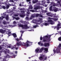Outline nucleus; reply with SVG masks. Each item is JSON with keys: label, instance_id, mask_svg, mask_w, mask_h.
Masks as SVG:
<instances>
[{"label": "nucleus", "instance_id": "obj_1", "mask_svg": "<svg viewBox=\"0 0 61 61\" xmlns=\"http://www.w3.org/2000/svg\"><path fill=\"white\" fill-rule=\"evenodd\" d=\"M29 43V44H32V43H33V42H30V41H28V40H27V42H26V43H27V44H25L23 42V44H25L24 46H30V45H29L28 43Z\"/></svg>", "mask_w": 61, "mask_h": 61}, {"label": "nucleus", "instance_id": "obj_2", "mask_svg": "<svg viewBox=\"0 0 61 61\" xmlns=\"http://www.w3.org/2000/svg\"><path fill=\"white\" fill-rule=\"evenodd\" d=\"M48 36L47 35H46L45 36H44L43 38V42H47V40H46V39H45V38H48Z\"/></svg>", "mask_w": 61, "mask_h": 61}, {"label": "nucleus", "instance_id": "obj_3", "mask_svg": "<svg viewBox=\"0 0 61 61\" xmlns=\"http://www.w3.org/2000/svg\"><path fill=\"white\" fill-rule=\"evenodd\" d=\"M45 47H48L49 46V43H45L44 44Z\"/></svg>", "mask_w": 61, "mask_h": 61}, {"label": "nucleus", "instance_id": "obj_4", "mask_svg": "<svg viewBox=\"0 0 61 61\" xmlns=\"http://www.w3.org/2000/svg\"><path fill=\"white\" fill-rule=\"evenodd\" d=\"M16 45L17 46H21L22 45V46H23V45L22 43V42H17L16 43Z\"/></svg>", "mask_w": 61, "mask_h": 61}, {"label": "nucleus", "instance_id": "obj_5", "mask_svg": "<svg viewBox=\"0 0 61 61\" xmlns=\"http://www.w3.org/2000/svg\"><path fill=\"white\" fill-rule=\"evenodd\" d=\"M6 32V30H3L2 29H1L0 30V32L1 33H2L3 34L4 33H5V32Z\"/></svg>", "mask_w": 61, "mask_h": 61}, {"label": "nucleus", "instance_id": "obj_6", "mask_svg": "<svg viewBox=\"0 0 61 61\" xmlns=\"http://www.w3.org/2000/svg\"><path fill=\"white\" fill-rule=\"evenodd\" d=\"M34 10H37L38 9H40V7L39 6H36L34 8Z\"/></svg>", "mask_w": 61, "mask_h": 61}, {"label": "nucleus", "instance_id": "obj_7", "mask_svg": "<svg viewBox=\"0 0 61 61\" xmlns=\"http://www.w3.org/2000/svg\"><path fill=\"white\" fill-rule=\"evenodd\" d=\"M6 33L9 36H11L10 35H11V32L9 31H7L6 32Z\"/></svg>", "mask_w": 61, "mask_h": 61}, {"label": "nucleus", "instance_id": "obj_8", "mask_svg": "<svg viewBox=\"0 0 61 61\" xmlns=\"http://www.w3.org/2000/svg\"><path fill=\"white\" fill-rule=\"evenodd\" d=\"M4 57L5 58H10V57H11V56H10L8 54H7L6 55V56H4Z\"/></svg>", "mask_w": 61, "mask_h": 61}, {"label": "nucleus", "instance_id": "obj_9", "mask_svg": "<svg viewBox=\"0 0 61 61\" xmlns=\"http://www.w3.org/2000/svg\"><path fill=\"white\" fill-rule=\"evenodd\" d=\"M49 24V23L48 22H45L43 23V25H46V26H47V25H48Z\"/></svg>", "mask_w": 61, "mask_h": 61}, {"label": "nucleus", "instance_id": "obj_10", "mask_svg": "<svg viewBox=\"0 0 61 61\" xmlns=\"http://www.w3.org/2000/svg\"><path fill=\"white\" fill-rule=\"evenodd\" d=\"M56 28H57V30H59V29H60V28H61V26H57V27H55L54 29H55Z\"/></svg>", "mask_w": 61, "mask_h": 61}, {"label": "nucleus", "instance_id": "obj_11", "mask_svg": "<svg viewBox=\"0 0 61 61\" xmlns=\"http://www.w3.org/2000/svg\"><path fill=\"white\" fill-rule=\"evenodd\" d=\"M19 26H20V27H22V29H25V28L24 27V25H23L22 24L21 25V24H19Z\"/></svg>", "mask_w": 61, "mask_h": 61}, {"label": "nucleus", "instance_id": "obj_12", "mask_svg": "<svg viewBox=\"0 0 61 61\" xmlns=\"http://www.w3.org/2000/svg\"><path fill=\"white\" fill-rule=\"evenodd\" d=\"M23 26L25 27L24 28H25V29H27L28 28V26H27V25L26 24L23 25Z\"/></svg>", "mask_w": 61, "mask_h": 61}, {"label": "nucleus", "instance_id": "obj_13", "mask_svg": "<svg viewBox=\"0 0 61 61\" xmlns=\"http://www.w3.org/2000/svg\"><path fill=\"white\" fill-rule=\"evenodd\" d=\"M31 17L32 18H34V17H36V14H32L31 16Z\"/></svg>", "mask_w": 61, "mask_h": 61}, {"label": "nucleus", "instance_id": "obj_14", "mask_svg": "<svg viewBox=\"0 0 61 61\" xmlns=\"http://www.w3.org/2000/svg\"><path fill=\"white\" fill-rule=\"evenodd\" d=\"M20 16L21 17H24V16H25V14H21Z\"/></svg>", "mask_w": 61, "mask_h": 61}, {"label": "nucleus", "instance_id": "obj_15", "mask_svg": "<svg viewBox=\"0 0 61 61\" xmlns=\"http://www.w3.org/2000/svg\"><path fill=\"white\" fill-rule=\"evenodd\" d=\"M12 35L14 37H17V36H16V34H15V33H13L12 34Z\"/></svg>", "mask_w": 61, "mask_h": 61}, {"label": "nucleus", "instance_id": "obj_16", "mask_svg": "<svg viewBox=\"0 0 61 61\" xmlns=\"http://www.w3.org/2000/svg\"><path fill=\"white\" fill-rule=\"evenodd\" d=\"M30 12H38V11H37V10H30Z\"/></svg>", "mask_w": 61, "mask_h": 61}, {"label": "nucleus", "instance_id": "obj_17", "mask_svg": "<svg viewBox=\"0 0 61 61\" xmlns=\"http://www.w3.org/2000/svg\"><path fill=\"white\" fill-rule=\"evenodd\" d=\"M44 50L45 51H46V53H47L48 52V49L46 48H44Z\"/></svg>", "mask_w": 61, "mask_h": 61}, {"label": "nucleus", "instance_id": "obj_18", "mask_svg": "<svg viewBox=\"0 0 61 61\" xmlns=\"http://www.w3.org/2000/svg\"><path fill=\"white\" fill-rule=\"evenodd\" d=\"M9 16H8V15H7L6 16V19L7 20V21H8L9 20Z\"/></svg>", "mask_w": 61, "mask_h": 61}, {"label": "nucleus", "instance_id": "obj_19", "mask_svg": "<svg viewBox=\"0 0 61 61\" xmlns=\"http://www.w3.org/2000/svg\"><path fill=\"white\" fill-rule=\"evenodd\" d=\"M38 2V1L37 0H36L35 1H34V0H33L32 1V3H33V4H35V3H36L37 2Z\"/></svg>", "mask_w": 61, "mask_h": 61}, {"label": "nucleus", "instance_id": "obj_20", "mask_svg": "<svg viewBox=\"0 0 61 61\" xmlns=\"http://www.w3.org/2000/svg\"><path fill=\"white\" fill-rule=\"evenodd\" d=\"M44 47H42L40 49V51L41 52H42V51L44 49Z\"/></svg>", "mask_w": 61, "mask_h": 61}, {"label": "nucleus", "instance_id": "obj_21", "mask_svg": "<svg viewBox=\"0 0 61 61\" xmlns=\"http://www.w3.org/2000/svg\"><path fill=\"white\" fill-rule=\"evenodd\" d=\"M41 2H42V4L43 5H45L46 4V2L44 0H42Z\"/></svg>", "mask_w": 61, "mask_h": 61}, {"label": "nucleus", "instance_id": "obj_22", "mask_svg": "<svg viewBox=\"0 0 61 61\" xmlns=\"http://www.w3.org/2000/svg\"><path fill=\"white\" fill-rule=\"evenodd\" d=\"M51 24V25H54L55 24L54 23V21H52V22H49V24Z\"/></svg>", "mask_w": 61, "mask_h": 61}, {"label": "nucleus", "instance_id": "obj_23", "mask_svg": "<svg viewBox=\"0 0 61 61\" xmlns=\"http://www.w3.org/2000/svg\"><path fill=\"white\" fill-rule=\"evenodd\" d=\"M51 14V12H48L47 13H46L47 15L49 16V15H50V14Z\"/></svg>", "mask_w": 61, "mask_h": 61}, {"label": "nucleus", "instance_id": "obj_24", "mask_svg": "<svg viewBox=\"0 0 61 61\" xmlns=\"http://www.w3.org/2000/svg\"><path fill=\"white\" fill-rule=\"evenodd\" d=\"M9 7H10V6L9 5H7L6 6V8L7 9H8L9 8Z\"/></svg>", "mask_w": 61, "mask_h": 61}, {"label": "nucleus", "instance_id": "obj_25", "mask_svg": "<svg viewBox=\"0 0 61 61\" xmlns=\"http://www.w3.org/2000/svg\"><path fill=\"white\" fill-rule=\"evenodd\" d=\"M39 58V59L40 60H43V57L42 56H40Z\"/></svg>", "mask_w": 61, "mask_h": 61}, {"label": "nucleus", "instance_id": "obj_26", "mask_svg": "<svg viewBox=\"0 0 61 61\" xmlns=\"http://www.w3.org/2000/svg\"><path fill=\"white\" fill-rule=\"evenodd\" d=\"M52 19H53L54 21H57V20H58V19L57 18H52Z\"/></svg>", "mask_w": 61, "mask_h": 61}, {"label": "nucleus", "instance_id": "obj_27", "mask_svg": "<svg viewBox=\"0 0 61 61\" xmlns=\"http://www.w3.org/2000/svg\"><path fill=\"white\" fill-rule=\"evenodd\" d=\"M53 10L55 12H56L57 11V9H53Z\"/></svg>", "mask_w": 61, "mask_h": 61}, {"label": "nucleus", "instance_id": "obj_28", "mask_svg": "<svg viewBox=\"0 0 61 61\" xmlns=\"http://www.w3.org/2000/svg\"><path fill=\"white\" fill-rule=\"evenodd\" d=\"M52 7H53V6L52 5L49 8L50 10H52Z\"/></svg>", "mask_w": 61, "mask_h": 61}, {"label": "nucleus", "instance_id": "obj_29", "mask_svg": "<svg viewBox=\"0 0 61 61\" xmlns=\"http://www.w3.org/2000/svg\"><path fill=\"white\" fill-rule=\"evenodd\" d=\"M42 19V18H39V21H41L40 23H42V21L41 20Z\"/></svg>", "mask_w": 61, "mask_h": 61}, {"label": "nucleus", "instance_id": "obj_30", "mask_svg": "<svg viewBox=\"0 0 61 61\" xmlns=\"http://www.w3.org/2000/svg\"><path fill=\"white\" fill-rule=\"evenodd\" d=\"M1 7L3 8V9H5V8H6V7L5 6H1Z\"/></svg>", "mask_w": 61, "mask_h": 61}, {"label": "nucleus", "instance_id": "obj_31", "mask_svg": "<svg viewBox=\"0 0 61 61\" xmlns=\"http://www.w3.org/2000/svg\"><path fill=\"white\" fill-rule=\"evenodd\" d=\"M39 50V49L38 48H37L36 49L35 51L36 52H38V51Z\"/></svg>", "mask_w": 61, "mask_h": 61}, {"label": "nucleus", "instance_id": "obj_32", "mask_svg": "<svg viewBox=\"0 0 61 61\" xmlns=\"http://www.w3.org/2000/svg\"><path fill=\"white\" fill-rule=\"evenodd\" d=\"M54 15V14H51L49 16H50V17H53Z\"/></svg>", "mask_w": 61, "mask_h": 61}, {"label": "nucleus", "instance_id": "obj_33", "mask_svg": "<svg viewBox=\"0 0 61 61\" xmlns=\"http://www.w3.org/2000/svg\"><path fill=\"white\" fill-rule=\"evenodd\" d=\"M48 22H52V20H48L47 21Z\"/></svg>", "mask_w": 61, "mask_h": 61}, {"label": "nucleus", "instance_id": "obj_34", "mask_svg": "<svg viewBox=\"0 0 61 61\" xmlns=\"http://www.w3.org/2000/svg\"><path fill=\"white\" fill-rule=\"evenodd\" d=\"M51 36H52V35H48V38L49 39H50V38H51Z\"/></svg>", "mask_w": 61, "mask_h": 61}, {"label": "nucleus", "instance_id": "obj_35", "mask_svg": "<svg viewBox=\"0 0 61 61\" xmlns=\"http://www.w3.org/2000/svg\"><path fill=\"white\" fill-rule=\"evenodd\" d=\"M37 26H39L37 25H36L33 26V27L34 28H36V27H37Z\"/></svg>", "mask_w": 61, "mask_h": 61}, {"label": "nucleus", "instance_id": "obj_36", "mask_svg": "<svg viewBox=\"0 0 61 61\" xmlns=\"http://www.w3.org/2000/svg\"><path fill=\"white\" fill-rule=\"evenodd\" d=\"M26 19L27 20H29V18L28 17V16L26 17Z\"/></svg>", "mask_w": 61, "mask_h": 61}, {"label": "nucleus", "instance_id": "obj_37", "mask_svg": "<svg viewBox=\"0 0 61 61\" xmlns=\"http://www.w3.org/2000/svg\"><path fill=\"white\" fill-rule=\"evenodd\" d=\"M15 19H16V20H18L19 19V17H16V18H15Z\"/></svg>", "mask_w": 61, "mask_h": 61}, {"label": "nucleus", "instance_id": "obj_38", "mask_svg": "<svg viewBox=\"0 0 61 61\" xmlns=\"http://www.w3.org/2000/svg\"><path fill=\"white\" fill-rule=\"evenodd\" d=\"M36 17H38L39 15V14H36Z\"/></svg>", "mask_w": 61, "mask_h": 61}, {"label": "nucleus", "instance_id": "obj_39", "mask_svg": "<svg viewBox=\"0 0 61 61\" xmlns=\"http://www.w3.org/2000/svg\"><path fill=\"white\" fill-rule=\"evenodd\" d=\"M58 40L59 41H60L61 40V37L59 38Z\"/></svg>", "mask_w": 61, "mask_h": 61}, {"label": "nucleus", "instance_id": "obj_40", "mask_svg": "<svg viewBox=\"0 0 61 61\" xmlns=\"http://www.w3.org/2000/svg\"><path fill=\"white\" fill-rule=\"evenodd\" d=\"M61 47V44H59V45L58 46V47L59 48H60V47Z\"/></svg>", "mask_w": 61, "mask_h": 61}, {"label": "nucleus", "instance_id": "obj_41", "mask_svg": "<svg viewBox=\"0 0 61 61\" xmlns=\"http://www.w3.org/2000/svg\"><path fill=\"white\" fill-rule=\"evenodd\" d=\"M3 15L4 16H5V15H6V13H4L3 14Z\"/></svg>", "mask_w": 61, "mask_h": 61}, {"label": "nucleus", "instance_id": "obj_42", "mask_svg": "<svg viewBox=\"0 0 61 61\" xmlns=\"http://www.w3.org/2000/svg\"><path fill=\"white\" fill-rule=\"evenodd\" d=\"M3 23L4 25H6V22L4 21V22H3Z\"/></svg>", "mask_w": 61, "mask_h": 61}, {"label": "nucleus", "instance_id": "obj_43", "mask_svg": "<svg viewBox=\"0 0 61 61\" xmlns=\"http://www.w3.org/2000/svg\"><path fill=\"white\" fill-rule=\"evenodd\" d=\"M51 5H53V4H54L55 3L53 2H52L50 3Z\"/></svg>", "mask_w": 61, "mask_h": 61}, {"label": "nucleus", "instance_id": "obj_44", "mask_svg": "<svg viewBox=\"0 0 61 61\" xmlns=\"http://www.w3.org/2000/svg\"><path fill=\"white\" fill-rule=\"evenodd\" d=\"M47 57L46 56H45V57L44 59V60H46L47 59Z\"/></svg>", "mask_w": 61, "mask_h": 61}, {"label": "nucleus", "instance_id": "obj_45", "mask_svg": "<svg viewBox=\"0 0 61 61\" xmlns=\"http://www.w3.org/2000/svg\"><path fill=\"white\" fill-rule=\"evenodd\" d=\"M41 46H44V44H43V43H41Z\"/></svg>", "mask_w": 61, "mask_h": 61}, {"label": "nucleus", "instance_id": "obj_46", "mask_svg": "<svg viewBox=\"0 0 61 61\" xmlns=\"http://www.w3.org/2000/svg\"><path fill=\"white\" fill-rule=\"evenodd\" d=\"M30 9H33V7H32V6H30Z\"/></svg>", "mask_w": 61, "mask_h": 61}, {"label": "nucleus", "instance_id": "obj_47", "mask_svg": "<svg viewBox=\"0 0 61 61\" xmlns=\"http://www.w3.org/2000/svg\"><path fill=\"white\" fill-rule=\"evenodd\" d=\"M19 39H20V40H23V39H22V37H20Z\"/></svg>", "mask_w": 61, "mask_h": 61}, {"label": "nucleus", "instance_id": "obj_48", "mask_svg": "<svg viewBox=\"0 0 61 61\" xmlns=\"http://www.w3.org/2000/svg\"><path fill=\"white\" fill-rule=\"evenodd\" d=\"M14 15L15 16H16V17L18 16V15H17V14H14Z\"/></svg>", "mask_w": 61, "mask_h": 61}, {"label": "nucleus", "instance_id": "obj_49", "mask_svg": "<svg viewBox=\"0 0 61 61\" xmlns=\"http://www.w3.org/2000/svg\"><path fill=\"white\" fill-rule=\"evenodd\" d=\"M61 24H57V26H61Z\"/></svg>", "mask_w": 61, "mask_h": 61}, {"label": "nucleus", "instance_id": "obj_50", "mask_svg": "<svg viewBox=\"0 0 61 61\" xmlns=\"http://www.w3.org/2000/svg\"><path fill=\"white\" fill-rule=\"evenodd\" d=\"M57 49H58V48H56V50H57L56 52H57V53H59V52H60V51H57Z\"/></svg>", "mask_w": 61, "mask_h": 61}, {"label": "nucleus", "instance_id": "obj_51", "mask_svg": "<svg viewBox=\"0 0 61 61\" xmlns=\"http://www.w3.org/2000/svg\"><path fill=\"white\" fill-rule=\"evenodd\" d=\"M6 58H4L3 59V61H6Z\"/></svg>", "mask_w": 61, "mask_h": 61}, {"label": "nucleus", "instance_id": "obj_52", "mask_svg": "<svg viewBox=\"0 0 61 61\" xmlns=\"http://www.w3.org/2000/svg\"><path fill=\"white\" fill-rule=\"evenodd\" d=\"M42 39H43V38L42 37H41L40 38V40H42Z\"/></svg>", "mask_w": 61, "mask_h": 61}, {"label": "nucleus", "instance_id": "obj_53", "mask_svg": "<svg viewBox=\"0 0 61 61\" xmlns=\"http://www.w3.org/2000/svg\"><path fill=\"white\" fill-rule=\"evenodd\" d=\"M10 1L12 3H14V1H13V0H10Z\"/></svg>", "mask_w": 61, "mask_h": 61}, {"label": "nucleus", "instance_id": "obj_54", "mask_svg": "<svg viewBox=\"0 0 61 61\" xmlns=\"http://www.w3.org/2000/svg\"><path fill=\"white\" fill-rule=\"evenodd\" d=\"M53 51L54 53H56V50H55V49H54L53 50Z\"/></svg>", "mask_w": 61, "mask_h": 61}, {"label": "nucleus", "instance_id": "obj_55", "mask_svg": "<svg viewBox=\"0 0 61 61\" xmlns=\"http://www.w3.org/2000/svg\"><path fill=\"white\" fill-rule=\"evenodd\" d=\"M0 20H3V18H2V17H1L0 18Z\"/></svg>", "mask_w": 61, "mask_h": 61}, {"label": "nucleus", "instance_id": "obj_56", "mask_svg": "<svg viewBox=\"0 0 61 61\" xmlns=\"http://www.w3.org/2000/svg\"><path fill=\"white\" fill-rule=\"evenodd\" d=\"M36 25H41V24L40 23H38L37 22H36Z\"/></svg>", "mask_w": 61, "mask_h": 61}, {"label": "nucleus", "instance_id": "obj_57", "mask_svg": "<svg viewBox=\"0 0 61 61\" xmlns=\"http://www.w3.org/2000/svg\"><path fill=\"white\" fill-rule=\"evenodd\" d=\"M13 24L14 25H15V24H16V22L15 21H14L13 22Z\"/></svg>", "mask_w": 61, "mask_h": 61}, {"label": "nucleus", "instance_id": "obj_58", "mask_svg": "<svg viewBox=\"0 0 61 61\" xmlns=\"http://www.w3.org/2000/svg\"><path fill=\"white\" fill-rule=\"evenodd\" d=\"M21 23L22 24H25V22L23 21H21Z\"/></svg>", "mask_w": 61, "mask_h": 61}, {"label": "nucleus", "instance_id": "obj_59", "mask_svg": "<svg viewBox=\"0 0 61 61\" xmlns=\"http://www.w3.org/2000/svg\"><path fill=\"white\" fill-rule=\"evenodd\" d=\"M32 18L31 17H30V18H29V20H32Z\"/></svg>", "mask_w": 61, "mask_h": 61}, {"label": "nucleus", "instance_id": "obj_60", "mask_svg": "<svg viewBox=\"0 0 61 61\" xmlns=\"http://www.w3.org/2000/svg\"><path fill=\"white\" fill-rule=\"evenodd\" d=\"M16 40L17 41H19V39H16Z\"/></svg>", "mask_w": 61, "mask_h": 61}, {"label": "nucleus", "instance_id": "obj_61", "mask_svg": "<svg viewBox=\"0 0 61 61\" xmlns=\"http://www.w3.org/2000/svg\"><path fill=\"white\" fill-rule=\"evenodd\" d=\"M4 53H5V54H6V53H7V51H4Z\"/></svg>", "mask_w": 61, "mask_h": 61}, {"label": "nucleus", "instance_id": "obj_62", "mask_svg": "<svg viewBox=\"0 0 61 61\" xmlns=\"http://www.w3.org/2000/svg\"><path fill=\"white\" fill-rule=\"evenodd\" d=\"M8 24H9V22H6V25Z\"/></svg>", "mask_w": 61, "mask_h": 61}, {"label": "nucleus", "instance_id": "obj_63", "mask_svg": "<svg viewBox=\"0 0 61 61\" xmlns=\"http://www.w3.org/2000/svg\"><path fill=\"white\" fill-rule=\"evenodd\" d=\"M39 16L40 17H43V16H42V15H40Z\"/></svg>", "mask_w": 61, "mask_h": 61}, {"label": "nucleus", "instance_id": "obj_64", "mask_svg": "<svg viewBox=\"0 0 61 61\" xmlns=\"http://www.w3.org/2000/svg\"><path fill=\"white\" fill-rule=\"evenodd\" d=\"M31 0H26V1L27 2H29V1H30Z\"/></svg>", "mask_w": 61, "mask_h": 61}]
</instances>
